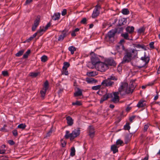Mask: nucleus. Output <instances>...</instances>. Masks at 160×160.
Instances as JSON below:
<instances>
[{
  "label": "nucleus",
  "instance_id": "1",
  "mask_svg": "<svg viewBox=\"0 0 160 160\" xmlns=\"http://www.w3.org/2000/svg\"><path fill=\"white\" fill-rule=\"evenodd\" d=\"M138 52L136 49L131 48L126 50L121 63L124 64L130 62L136 58Z\"/></svg>",
  "mask_w": 160,
  "mask_h": 160
},
{
  "label": "nucleus",
  "instance_id": "2",
  "mask_svg": "<svg viewBox=\"0 0 160 160\" xmlns=\"http://www.w3.org/2000/svg\"><path fill=\"white\" fill-rule=\"evenodd\" d=\"M133 90V88H131V87H128V84L127 82H121L118 92L121 95L123 96L127 94L132 93Z\"/></svg>",
  "mask_w": 160,
  "mask_h": 160
},
{
  "label": "nucleus",
  "instance_id": "3",
  "mask_svg": "<svg viewBox=\"0 0 160 160\" xmlns=\"http://www.w3.org/2000/svg\"><path fill=\"white\" fill-rule=\"evenodd\" d=\"M65 132L64 138L66 139H68L70 138V140H72L79 135L80 130L79 129H75L70 134H69V132L68 130L66 131Z\"/></svg>",
  "mask_w": 160,
  "mask_h": 160
},
{
  "label": "nucleus",
  "instance_id": "4",
  "mask_svg": "<svg viewBox=\"0 0 160 160\" xmlns=\"http://www.w3.org/2000/svg\"><path fill=\"white\" fill-rule=\"evenodd\" d=\"M102 3V1H101L98 2L97 4L95 7V8L92 15V18H95L99 15L100 14L99 10L101 8V6Z\"/></svg>",
  "mask_w": 160,
  "mask_h": 160
},
{
  "label": "nucleus",
  "instance_id": "5",
  "mask_svg": "<svg viewBox=\"0 0 160 160\" xmlns=\"http://www.w3.org/2000/svg\"><path fill=\"white\" fill-rule=\"evenodd\" d=\"M95 68L98 71L102 72L107 70L108 67L107 66L105 62H102L100 61L96 65Z\"/></svg>",
  "mask_w": 160,
  "mask_h": 160
},
{
  "label": "nucleus",
  "instance_id": "6",
  "mask_svg": "<svg viewBox=\"0 0 160 160\" xmlns=\"http://www.w3.org/2000/svg\"><path fill=\"white\" fill-rule=\"evenodd\" d=\"M141 60L142 61L140 62L141 64L139 66H138V68H142L147 67L146 65L149 62L150 59L148 57H146L145 55L144 57H142L141 58Z\"/></svg>",
  "mask_w": 160,
  "mask_h": 160
},
{
  "label": "nucleus",
  "instance_id": "7",
  "mask_svg": "<svg viewBox=\"0 0 160 160\" xmlns=\"http://www.w3.org/2000/svg\"><path fill=\"white\" fill-rule=\"evenodd\" d=\"M62 34L58 37V40L60 41H62L63 40L64 38L70 34V32H68V30L66 28L65 29L62 31H60Z\"/></svg>",
  "mask_w": 160,
  "mask_h": 160
},
{
  "label": "nucleus",
  "instance_id": "8",
  "mask_svg": "<svg viewBox=\"0 0 160 160\" xmlns=\"http://www.w3.org/2000/svg\"><path fill=\"white\" fill-rule=\"evenodd\" d=\"M40 16L39 15L38 16L34 21L33 25L32 26V31H34L35 30L37 27L38 26L40 23Z\"/></svg>",
  "mask_w": 160,
  "mask_h": 160
},
{
  "label": "nucleus",
  "instance_id": "9",
  "mask_svg": "<svg viewBox=\"0 0 160 160\" xmlns=\"http://www.w3.org/2000/svg\"><path fill=\"white\" fill-rule=\"evenodd\" d=\"M114 83L112 81L108 79H105L102 82L101 85H103L105 87H111L114 84Z\"/></svg>",
  "mask_w": 160,
  "mask_h": 160
},
{
  "label": "nucleus",
  "instance_id": "10",
  "mask_svg": "<svg viewBox=\"0 0 160 160\" xmlns=\"http://www.w3.org/2000/svg\"><path fill=\"white\" fill-rule=\"evenodd\" d=\"M112 97V94L111 93H107L101 98L100 101V103H102L105 101L107 100L108 98Z\"/></svg>",
  "mask_w": 160,
  "mask_h": 160
},
{
  "label": "nucleus",
  "instance_id": "11",
  "mask_svg": "<svg viewBox=\"0 0 160 160\" xmlns=\"http://www.w3.org/2000/svg\"><path fill=\"white\" fill-rule=\"evenodd\" d=\"M104 62L108 67V66H115L116 65L115 62L112 58H108Z\"/></svg>",
  "mask_w": 160,
  "mask_h": 160
},
{
  "label": "nucleus",
  "instance_id": "12",
  "mask_svg": "<svg viewBox=\"0 0 160 160\" xmlns=\"http://www.w3.org/2000/svg\"><path fill=\"white\" fill-rule=\"evenodd\" d=\"M119 93L118 92H115L113 93L114 97L112 99V101L114 103H117L119 101V97L118 94Z\"/></svg>",
  "mask_w": 160,
  "mask_h": 160
},
{
  "label": "nucleus",
  "instance_id": "13",
  "mask_svg": "<svg viewBox=\"0 0 160 160\" xmlns=\"http://www.w3.org/2000/svg\"><path fill=\"white\" fill-rule=\"evenodd\" d=\"M116 32V31L115 30L112 29L109 31L107 34V38L110 39L111 38H113Z\"/></svg>",
  "mask_w": 160,
  "mask_h": 160
},
{
  "label": "nucleus",
  "instance_id": "14",
  "mask_svg": "<svg viewBox=\"0 0 160 160\" xmlns=\"http://www.w3.org/2000/svg\"><path fill=\"white\" fill-rule=\"evenodd\" d=\"M95 131L94 128L92 126H90L89 130V135L91 138H93L95 135Z\"/></svg>",
  "mask_w": 160,
  "mask_h": 160
},
{
  "label": "nucleus",
  "instance_id": "15",
  "mask_svg": "<svg viewBox=\"0 0 160 160\" xmlns=\"http://www.w3.org/2000/svg\"><path fill=\"white\" fill-rule=\"evenodd\" d=\"M119 146H117L115 144L112 145L111 146V151L112 152L113 154L118 152V148Z\"/></svg>",
  "mask_w": 160,
  "mask_h": 160
},
{
  "label": "nucleus",
  "instance_id": "16",
  "mask_svg": "<svg viewBox=\"0 0 160 160\" xmlns=\"http://www.w3.org/2000/svg\"><path fill=\"white\" fill-rule=\"evenodd\" d=\"M67 123L69 126H72L73 123V120L70 116H68L66 117Z\"/></svg>",
  "mask_w": 160,
  "mask_h": 160
},
{
  "label": "nucleus",
  "instance_id": "17",
  "mask_svg": "<svg viewBox=\"0 0 160 160\" xmlns=\"http://www.w3.org/2000/svg\"><path fill=\"white\" fill-rule=\"evenodd\" d=\"M145 105V101L143 100H141L138 102L137 106L138 108H140L144 107Z\"/></svg>",
  "mask_w": 160,
  "mask_h": 160
},
{
  "label": "nucleus",
  "instance_id": "18",
  "mask_svg": "<svg viewBox=\"0 0 160 160\" xmlns=\"http://www.w3.org/2000/svg\"><path fill=\"white\" fill-rule=\"evenodd\" d=\"M95 63L93 60H92V62L91 61L89 62L87 64V66L90 68L93 69L95 67Z\"/></svg>",
  "mask_w": 160,
  "mask_h": 160
},
{
  "label": "nucleus",
  "instance_id": "19",
  "mask_svg": "<svg viewBox=\"0 0 160 160\" xmlns=\"http://www.w3.org/2000/svg\"><path fill=\"white\" fill-rule=\"evenodd\" d=\"M86 81L89 83H95L97 80L92 78H86Z\"/></svg>",
  "mask_w": 160,
  "mask_h": 160
},
{
  "label": "nucleus",
  "instance_id": "20",
  "mask_svg": "<svg viewBox=\"0 0 160 160\" xmlns=\"http://www.w3.org/2000/svg\"><path fill=\"white\" fill-rule=\"evenodd\" d=\"M60 16V13L59 12L54 13L52 17V19L54 20H58L59 19Z\"/></svg>",
  "mask_w": 160,
  "mask_h": 160
},
{
  "label": "nucleus",
  "instance_id": "21",
  "mask_svg": "<svg viewBox=\"0 0 160 160\" xmlns=\"http://www.w3.org/2000/svg\"><path fill=\"white\" fill-rule=\"evenodd\" d=\"M134 27L133 26H128L126 28V31L129 33H131L134 32Z\"/></svg>",
  "mask_w": 160,
  "mask_h": 160
},
{
  "label": "nucleus",
  "instance_id": "22",
  "mask_svg": "<svg viewBox=\"0 0 160 160\" xmlns=\"http://www.w3.org/2000/svg\"><path fill=\"white\" fill-rule=\"evenodd\" d=\"M87 74L89 77H94L98 74V73L96 71H94L87 72Z\"/></svg>",
  "mask_w": 160,
  "mask_h": 160
},
{
  "label": "nucleus",
  "instance_id": "23",
  "mask_svg": "<svg viewBox=\"0 0 160 160\" xmlns=\"http://www.w3.org/2000/svg\"><path fill=\"white\" fill-rule=\"evenodd\" d=\"M74 95L75 97L81 96L82 95V91L79 88H78V91L74 93Z\"/></svg>",
  "mask_w": 160,
  "mask_h": 160
},
{
  "label": "nucleus",
  "instance_id": "24",
  "mask_svg": "<svg viewBox=\"0 0 160 160\" xmlns=\"http://www.w3.org/2000/svg\"><path fill=\"white\" fill-rule=\"evenodd\" d=\"M134 47L136 48H142L144 49V50H146V47L144 45H140L139 44H135L134 45Z\"/></svg>",
  "mask_w": 160,
  "mask_h": 160
},
{
  "label": "nucleus",
  "instance_id": "25",
  "mask_svg": "<svg viewBox=\"0 0 160 160\" xmlns=\"http://www.w3.org/2000/svg\"><path fill=\"white\" fill-rule=\"evenodd\" d=\"M124 144V142L123 141L120 139H118L116 142L115 144L117 146H122Z\"/></svg>",
  "mask_w": 160,
  "mask_h": 160
},
{
  "label": "nucleus",
  "instance_id": "26",
  "mask_svg": "<svg viewBox=\"0 0 160 160\" xmlns=\"http://www.w3.org/2000/svg\"><path fill=\"white\" fill-rule=\"evenodd\" d=\"M68 50L70 51L71 53L72 54H73L74 53V52L76 50V48L73 46H71L68 48Z\"/></svg>",
  "mask_w": 160,
  "mask_h": 160
},
{
  "label": "nucleus",
  "instance_id": "27",
  "mask_svg": "<svg viewBox=\"0 0 160 160\" xmlns=\"http://www.w3.org/2000/svg\"><path fill=\"white\" fill-rule=\"evenodd\" d=\"M47 89H46L45 88H42V89L40 91V93L41 94V97L42 98H44L46 93V92Z\"/></svg>",
  "mask_w": 160,
  "mask_h": 160
},
{
  "label": "nucleus",
  "instance_id": "28",
  "mask_svg": "<svg viewBox=\"0 0 160 160\" xmlns=\"http://www.w3.org/2000/svg\"><path fill=\"white\" fill-rule=\"evenodd\" d=\"M122 12L124 15H128L129 13V11L128 8H123L122 10Z\"/></svg>",
  "mask_w": 160,
  "mask_h": 160
},
{
  "label": "nucleus",
  "instance_id": "29",
  "mask_svg": "<svg viewBox=\"0 0 160 160\" xmlns=\"http://www.w3.org/2000/svg\"><path fill=\"white\" fill-rule=\"evenodd\" d=\"M26 126L24 123H21L19 124L17 127V128H20L22 130L26 128Z\"/></svg>",
  "mask_w": 160,
  "mask_h": 160
},
{
  "label": "nucleus",
  "instance_id": "30",
  "mask_svg": "<svg viewBox=\"0 0 160 160\" xmlns=\"http://www.w3.org/2000/svg\"><path fill=\"white\" fill-rule=\"evenodd\" d=\"M75 150L74 147H72L71 149L70 155L73 157L75 155Z\"/></svg>",
  "mask_w": 160,
  "mask_h": 160
},
{
  "label": "nucleus",
  "instance_id": "31",
  "mask_svg": "<svg viewBox=\"0 0 160 160\" xmlns=\"http://www.w3.org/2000/svg\"><path fill=\"white\" fill-rule=\"evenodd\" d=\"M31 51L29 49L25 52V53L23 55V58H27L28 57V55L30 53Z\"/></svg>",
  "mask_w": 160,
  "mask_h": 160
},
{
  "label": "nucleus",
  "instance_id": "32",
  "mask_svg": "<svg viewBox=\"0 0 160 160\" xmlns=\"http://www.w3.org/2000/svg\"><path fill=\"white\" fill-rule=\"evenodd\" d=\"M48 60V57L46 55H43L41 57V61L42 62H45Z\"/></svg>",
  "mask_w": 160,
  "mask_h": 160
},
{
  "label": "nucleus",
  "instance_id": "33",
  "mask_svg": "<svg viewBox=\"0 0 160 160\" xmlns=\"http://www.w3.org/2000/svg\"><path fill=\"white\" fill-rule=\"evenodd\" d=\"M70 66V64L69 62H64L63 63V66L62 67L63 69H67Z\"/></svg>",
  "mask_w": 160,
  "mask_h": 160
},
{
  "label": "nucleus",
  "instance_id": "34",
  "mask_svg": "<svg viewBox=\"0 0 160 160\" xmlns=\"http://www.w3.org/2000/svg\"><path fill=\"white\" fill-rule=\"evenodd\" d=\"M39 73V72H32L30 73V76L32 77L35 78L37 76Z\"/></svg>",
  "mask_w": 160,
  "mask_h": 160
},
{
  "label": "nucleus",
  "instance_id": "35",
  "mask_svg": "<svg viewBox=\"0 0 160 160\" xmlns=\"http://www.w3.org/2000/svg\"><path fill=\"white\" fill-rule=\"evenodd\" d=\"M49 88V83L48 82L47 80H46L44 83L43 88H45L46 89H48Z\"/></svg>",
  "mask_w": 160,
  "mask_h": 160
},
{
  "label": "nucleus",
  "instance_id": "36",
  "mask_svg": "<svg viewBox=\"0 0 160 160\" xmlns=\"http://www.w3.org/2000/svg\"><path fill=\"white\" fill-rule=\"evenodd\" d=\"M130 128V127L129 126V123L127 122L124 126V129L125 130H129Z\"/></svg>",
  "mask_w": 160,
  "mask_h": 160
},
{
  "label": "nucleus",
  "instance_id": "37",
  "mask_svg": "<svg viewBox=\"0 0 160 160\" xmlns=\"http://www.w3.org/2000/svg\"><path fill=\"white\" fill-rule=\"evenodd\" d=\"M24 52L23 50H21L19 51L16 54V56L17 57H20L22 56Z\"/></svg>",
  "mask_w": 160,
  "mask_h": 160
},
{
  "label": "nucleus",
  "instance_id": "38",
  "mask_svg": "<svg viewBox=\"0 0 160 160\" xmlns=\"http://www.w3.org/2000/svg\"><path fill=\"white\" fill-rule=\"evenodd\" d=\"M62 74H64L65 75H68V72L67 69L62 68Z\"/></svg>",
  "mask_w": 160,
  "mask_h": 160
},
{
  "label": "nucleus",
  "instance_id": "39",
  "mask_svg": "<svg viewBox=\"0 0 160 160\" xmlns=\"http://www.w3.org/2000/svg\"><path fill=\"white\" fill-rule=\"evenodd\" d=\"M121 36L127 40H129L128 38V35L127 33H125L122 34Z\"/></svg>",
  "mask_w": 160,
  "mask_h": 160
},
{
  "label": "nucleus",
  "instance_id": "40",
  "mask_svg": "<svg viewBox=\"0 0 160 160\" xmlns=\"http://www.w3.org/2000/svg\"><path fill=\"white\" fill-rule=\"evenodd\" d=\"M101 87V85H98L94 86L92 87V90H97L99 89Z\"/></svg>",
  "mask_w": 160,
  "mask_h": 160
},
{
  "label": "nucleus",
  "instance_id": "41",
  "mask_svg": "<svg viewBox=\"0 0 160 160\" xmlns=\"http://www.w3.org/2000/svg\"><path fill=\"white\" fill-rule=\"evenodd\" d=\"M150 124H147L144 125L143 130L144 132H146L147 131L148 129Z\"/></svg>",
  "mask_w": 160,
  "mask_h": 160
},
{
  "label": "nucleus",
  "instance_id": "42",
  "mask_svg": "<svg viewBox=\"0 0 160 160\" xmlns=\"http://www.w3.org/2000/svg\"><path fill=\"white\" fill-rule=\"evenodd\" d=\"M91 62H92V60L95 62V65L99 63L100 61H98V59L97 58H92L91 59Z\"/></svg>",
  "mask_w": 160,
  "mask_h": 160
},
{
  "label": "nucleus",
  "instance_id": "43",
  "mask_svg": "<svg viewBox=\"0 0 160 160\" xmlns=\"http://www.w3.org/2000/svg\"><path fill=\"white\" fill-rule=\"evenodd\" d=\"M125 42V41L124 39H122L121 40L120 42H119V44L120 45V46L121 47V48H122V50L124 49V47L122 44V43Z\"/></svg>",
  "mask_w": 160,
  "mask_h": 160
},
{
  "label": "nucleus",
  "instance_id": "44",
  "mask_svg": "<svg viewBox=\"0 0 160 160\" xmlns=\"http://www.w3.org/2000/svg\"><path fill=\"white\" fill-rule=\"evenodd\" d=\"M108 79L110 80H112L116 81L117 80V78L113 76H111L109 78H108Z\"/></svg>",
  "mask_w": 160,
  "mask_h": 160
},
{
  "label": "nucleus",
  "instance_id": "45",
  "mask_svg": "<svg viewBox=\"0 0 160 160\" xmlns=\"http://www.w3.org/2000/svg\"><path fill=\"white\" fill-rule=\"evenodd\" d=\"M6 127V125H4L3 127L2 128L0 129V131H2L3 132H6L8 131V130L5 128V127Z\"/></svg>",
  "mask_w": 160,
  "mask_h": 160
},
{
  "label": "nucleus",
  "instance_id": "46",
  "mask_svg": "<svg viewBox=\"0 0 160 160\" xmlns=\"http://www.w3.org/2000/svg\"><path fill=\"white\" fill-rule=\"evenodd\" d=\"M46 31L45 30V29L44 28H42L41 27H40V29L38 30L37 31L38 33H41L42 32H44Z\"/></svg>",
  "mask_w": 160,
  "mask_h": 160
},
{
  "label": "nucleus",
  "instance_id": "47",
  "mask_svg": "<svg viewBox=\"0 0 160 160\" xmlns=\"http://www.w3.org/2000/svg\"><path fill=\"white\" fill-rule=\"evenodd\" d=\"M82 104L81 102L78 101H77L75 102H73L72 103V105H78L80 106Z\"/></svg>",
  "mask_w": 160,
  "mask_h": 160
},
{
  "label": "nucleus",
  "instance_id": "48",
  "mask_svg": "<svg viewBox=\"0 0 160 160\" xmlns=\"http://www.w3.org/2000/svg\"><path fill=\"white\" fill-rule=\"evenodd\" d=\"M145 29L144 28L142 27L139 28L138 31V33H140L144 32Z\"/></svg>",
  "mask_w": 160,
  "mask_h": 160
},
{
  "label": "nucleus",
  "instance_id": "49",
  "mask_svg": "<svg viewBox=\"0 0 160 160\" xmlns=\"http://www.w3.org/2000/svg\"><path fill=\"white\" fill-rule=\"evenodd\" d=\"M12 133L13 135L14 136H16L18 135V131L16 129L13 130L12 131Z\"/></svg>",
  "mask_w": 160,
  "mask_h": 160
},
{
  "label": "nucleus",
  "instance_id": "50",
  "mask_svg": "<svg viewBox=\"0 0 160 160\" xmlns=\"http://www.w3.org/2000/svg\"><path fill=\"white\" fill-rule=\"evenodd\" d=\"M87 19L86 18H84L81 21V23L83 24H87Z\"/></svg>",
  "mask_w": 160,
  "mask_h": 160
},
{
  "label": "nucleus",
  "instance_id": "51",
  "mask_svg": "<svg viewBox=\"0 0 160 160\" xmlns=\"http://www.w3.org/2000/svg\"><path fill=\"white\" fill-rule=\"evenodd\" d=\"M51 25V23L50 22H49L46 26L44 28L45 30L46 31L48 29V28Z\"/></svg>",
  "mask_w": 160,
  "mask_h": 160
},
{
  "label": "nucleus",
  "instance_id": "52",
  "mask_svg": "<svg viewBox=\"0 0 160 160\" xmlns=\"http://www.w3.org/2000/svg\"><path fill=\"white\" fill-rule=\"evenodd\" d=\"M2 74L4 76L8 75V73L7 71H3L2 72Z\"/></svg>",
  "mask_w": 160,
  "mask_h": 160
},
{
  "label": "nucleus",
  "instance_id": "53",
  "mask_svg": "<svg viewBox=\"0 0 160 160\" xmlns=\"http://www.w3.org/2000/svg\"><path fill=\"white\" fill-rule=\"evenodd\" d=\"M154 42H151L150 43L149 45L150 48L152 49H153L154 48Z\"/></svg>",
  "mask_w": 160,
  "mask_h": 160
},
{
  "label": "nucleus",
  "instance_id": "54",
  "mask_svg": "<svg viewBox=\"0 0 160 160\" xmlns=\"http://www.w3.org/2000/svg\"><path fill=\"white\" fill-rule=\"evenodd\" d=\"M67 13V10L65 9H63L62 12V16H64Z\"/></svg>",
  "mask_w": 160,
  "mask_h": 160
},
{
  "label": "nucleus",
  "instance_id": "55",
  "mask_svg": "<svg viewBox=\"0 0 160 160\" xmlns=\"http://www.w3.org/2000/svg\"><path fill=\"white\" fill-rule=\"evenodd\" d=\"M61 142L62 146L63 147H65L66 145V142H65V141H63V140H62L61 141Z\"/></svg>",
  "mask_w": 160,
  "mask_h": 160
},
{
  "label": "nucleus",
  "instance_id": "56",
  "mask_svg": "<svg viewBox=\"0 0 160 160\" xmlns=\"http://www.w3.org/2000/svg\"><path fill=\"white\" fill-rule=\"evenodd\" d=\"M8 142L11 145H13L15 143V142L12 140H9Z\"/></svg>",
  "mask_w": 160,
  "mask_h": 160
},
{
  "label": "nucleus",
  "instance_id": "57",
  "mask_svg": "<svg viewBox=\"0 0 160 160\" xmlns=\"http://www.w3.org/2000/svg\"><path fill=\"white\" fill-rule=\"evenodd\" d=\"M52 133V131L50 130V131H49L47 133V135H46V136L47 137H49L51 134Z\"/></svg>",
  "mask_w": 160,
  "mask_h": 160
},
{
  "label": "nucleus",
  "instance_id": "58",
  "mask_svg": "<svg viewBox=\"0 0 160 160\" xmlns=\"http://www.w3.org/2000/svg\"><path fill=\"white\" fill-rule=\"evenodd\" d=\"M135 117V116H132V117H131L129 118V120H130V122H132V120L134 119Z\"/></svg>",
  "mask_w": 160,
  "mask_h": 160
},
{
  "label": "nucleus",
  "instance_id": "59",
  "mask_svg": "<svg viewBox=\"0 0 160 160\" xmlns=\"http://www.w3.org/2000/svg\"><path fill=\"white\" fill-rule=\"evenodd\" d=\"M74 31H73L71 33V36L72 37H75L76 36V34Z\"/></svg>",
  "mask_w": 160,
  "mask_h": 160
},
{
  "label": "nucleus",
  "instance_id": "60",
  "mask_svg": "<svg viewBox=\"0 0 160 160\" xmlns=\"http://www.w3.org/2000/svg\"><path fill=\"white\" fill-rule=\"evenodd\" d=\"M32 0H26L25 2V4L30 3L32 1Z\"/></svg>",
  "mask_w": 160,
  "mask_h": 160
},
{
  "label": "nucleus",
  "instance_id": "61",
  "mask_svg": "<svg viewBox=\"0 0 160 160\" xmlns=\"http://www.w3.org/2000/svg\"><path fill=\"white\" fill-rule=\"evenodd\" d=\"M5 150H0V154H4L5 152Z\"/></svg>",
  "mask_w": 160,
  "mask_h": 160
},
{
  "label": "nucleus",
  "instance_id": "62",
  "mask_svg": "<svg viewBox=\"0 0 160 160\" xmlns=\"http://www.w3.org/2000/svg\"><path fill=\"white\" fill-rule=\"evenodd\" d=\"M33 38L32 36L30 37L27 40V41L28 42H29L30 41L32 40V39Z\"/></svg>",
  "mask_w": 160,
  "mask_h": 160
},
{
  "label": "nucleus",
  "instance_id": "63",
  "mask_svg": "<svg viewBox=\"0 0 160 160\" xmlns=\"http://www.w3.org/2000/svg\"><path fill=\"white\" fill-rule=\"evenodd\" d=\"M38 33V32H37L36 33H34L33 35L32 36V37L34 38L37 35V33Z\"/></svg>",
  "mask_w": 160,
  "mask_h": 160
},
{
  "label": "nucleus",
  "instance_id": "64",
  "mask_svg": "<svg viewBox=\"0 0 160 160\" xmlns=\"http://www.w3.org/2000/svg\"><path fill=\"white\" fill-rule=\"evenodd\" d=\"M79 29L78 28H75L74 30H73L75 32H78L79 31Z\"/></svg>",
  "mask_w": 160,
  "mask_h": 160
}]
</instances>
